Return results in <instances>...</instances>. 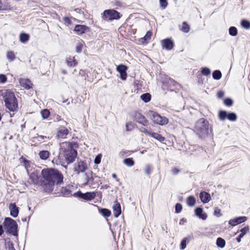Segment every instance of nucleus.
Returning a JSON list of instances; mask_svg holds the SVG:
<instances>
[{"label":"nucleus","instance_id":"29","mask_svg":"<svg viewBox=\"0 0 250 250\" xmlns=\"http://www.w3.org/2000/svg\"><path fill=\"white\" fill-rule=\"evenodd\" d=\"M226 242L224 239L221 237H219L216 240V245L218 247L220 248H223L225 247Z\"/></svg>","mask_w":250,"mask_h":250},{"label":"nucleus","instance_id":"5","mask_svg":"<svg viewBox=\"0 0 250 250\" xmlns=\"http://www.w3.org/2000/svg\"><path fill=\"white\" fill-rule=\"evenodd\" d=\"M3 225L8 233L14 236L18 235V225L14 220L9 217L5 218Z\"/></svg>","mask_w":250,"mask_h":250},{"label":"nucleus","instance_id":"7","mask_svg":"<svg viewBox=\"0 0 250 250\" xmlns=\"http://www.w3.org/2000/svg\"><path fill=\"white\" fill-rule=\"evenodd\" d=\"M121 17L120 13L114 9L105 10L103 14V19L108 21L118 20Z\"/></svg>","mask_w":250,"mask_h":250},{"label":"nucleus","instance_id":"11","mask_svg":"<svg viewBox=\"0 0 250 250\" xmlns=\"http://www.w3.org/2000/svg\"><path fill=\"white\" fill-rule=\"evenodd\" d=\"M162 82L164 86H167V88L170 89L176 87L178 85L174 80L170 79L168 76H165L164 78L162 79Z\"/></svg>","mask_w":250,"mask_h":250},{"label":"nucleus","instance_id":"44","mask_svg":"<svg viewBox=\"0 0 250 250\" xmlns=\"http://www.w3.org/2000/svg\"><path fill=\"white\" fill-rule=\"evenodd\" d=\"M7 57L10 61H12L15 59V56L14 53L13 52L10 51L7 53Z\"/></svg>","mask_w":250,"mask_h":250},{"label":"nucleus","instance_id":"42","mask_svg":"<svg viewBox=\"0 0 250 250\" xmlns=\"http://www.w3.org/2000/svg\"><path fill=\"white\" fill-rule=\"evenodd\" d=\"M152 170V167L150 165H146L144 168V172L147 175H149Z\"/></svg>","mask_w":250,"mask_h":250},{"label":"nucleus","instance_id":"39","mask_svg":"<svg viewBox=\"0 0 250 250\" xmlns=\"http://www.w3.org/2000/svg\"><path fill=\"white\" fill-rule=\"evenodd\" d=\"M160 2V6L162 9L164 10L165 9L167 5H168V2L167 0H159Z\"/></svg>","mask_w":250,"mask_h":250},{"label":"nucleus","instance_id":"27","mask_svg":"<svg viewBox=\"0 0 250 250\" xmlns=\"http://www.w3.org/2000/svg\"><path fill=\"white\" fill-rule=\"evenodd\" d=\"M29 36L26 33H21L20 35V40L21 42L25 43L28 41Z\"/></svg>","mask_w":250,"mask_h":250},{"label":"nucleus","instance_id":"34","mask_svg":"<svg viewBox=\"0 0 250 250\" xmlns=\"http://www.w3.org/2000/svg\"><path fill=\"white\" fill-rule=\"evenodd\" d=\"M21 159H23L22 162L25 168L28 171L29 170V168L31 167V165L32 164V163L30 161H28L25 159V158H23L22 157H21Z\"/></svg>","mask_w":250,"mask_h":250},{"label":"nucleus","instance_id":"23","mask_svg":"<svg viewBox=\"0 0 250 250\" xmlns=\"http://www.w3.org/2000/svg\"><path fill=\"white\" fill-rule=\"evenodd\" d=\"M249 230V226H246L242 229H241L240 231L241 233L239 234L238 237L236 238L237 241L239 243L241 242V238L245 235V234L248 232Z\"/></svg>","mask_w":250,"mask_h":250},{"label":"nucleus","instance_id":"4","mask_svg":"<svg viewBox=\"0 0 250 250\" xmlns=\"http://www.w3.org/2000/svg\"><path fill=\"white\" fill-rule=\"evenodd\" d=\"M194 131L199 137L204 139L208 134L209 123L205 118L199 119L196 123Z\"/></svg>","mask_w":250,"mask_h":250},{"label":"nucleus","instance_id":"54","mask_svg":"<svg viewBox=\"0 0 250 250\" xmlns=\"http://www.w3.org/2000/svg\"><path fill=\"white\" fill-rule=\"evenodd\" d=\"M180 171V170L176 167L172 168L171 169V173L173 175H177L178 174Z\"/></svg>","mask_w":250,"mask_h":250},{"label":"nucleus","instance_id":"50","mask_svg":"<svg viewBox=\"0 0 250 250\" xmlns=\"http://www.w3.org/2000/svg\"><path fill=\"white\" fill-rule=\"evenodd\" d=\"M83 46V45L82 43H81V42L79 43L76 47V52L77 53L81 52L82 51Z\"/></svg>","mask_w":250,"mask_h":250},{"label":"nucleus","instance_id":"37","mask_svg":"<svg viewBox=\"0 0 250 250\" xmlns=\"http://www.w3.org/2000/svg\"><path fill=\"white\" fill-rule=\"evenodd\" d=\"M241 24L242 26L245 29H248L250 28V22L246 20H242Z\"/></svg>","mask_w":250,"mask_h":250},{"label":"nucleus","instance_id":"1","mask_svg":"<svg viewBox=\"0 0 250 250\" xmlns=\"http://www.w3.org/2000/svg\"><path fill=\"white\" fill-rule=\"evenodd\" d=\"M42 175L44 179V190L49 192L53 190L55 185L63 183V176L58 170L54 168H44L42 170Z\"/></svg>","mask_w":250,"mask_h":250},{"label":"nucleus","instance_id":"21","mask_svg":"<svg viewBox=\"0 0 250 250\" xmlns=\"http://www.w3.org/2000/svg\"><path fill=\"white\" fill-rule=\"evenodd\" d=\"M195 213L197 216L203 220H206L207 218V215L203 212V209L202 208H197L195 209Z\"/></svg>","mask_w":250,"mask_h":250},{"label":"nucleus","instance_id":"48","mask_svg":"<svg viewBox=\"0 0 250 250\" xmlns=\"http://www.w3.org/2000/svg\"><path fill=\"white\" fill-rule=\"evenodd\" d=\"M214 215L217 217H220L222 215L221 213V210L218 208L216 207L214 208Z\"/></svg>","mask_w":250,"mask_h":250},{"label":"nucleus","instance_id":"20","mask_svg":"<svg viewBox=\"0 0 250 250\" xmlns=\"http://www.w3.org/2000/svg\"><path fill=\"white\" fill-rule=\"evenodd\" d=\"M113 208L114 216L116 218L118 217L121 213V207L120 203L117 201L114 202Z\"/></svg>","mask_w":250,"mask_h":250},{"label":"nucleus","instance_id":"49","mask_svg":"<svg viewBox=\"0 0 250 250\" xmlns=\"http://www.w3.org/2000/svg\"><path fill=\"white\" fill-rule=\"evenodd\" d=\"M139 130L142 132L145 133L146 135L149 136L150 134V133L151 131L148 130L147 129H146L145 127H142L140 128H139Z\"/></svg>","mask_w":250,"mask_h":250},{"label":"nucleus","instance_id":"3","mask_svg":"<svg viewBox=\"0 0 250 250\" xmlns=\"http://www.w3.org/2000/svg\"><path fill=\"white\" fill-rule=\"evenodd\" d=\"M6 108L10 111H15L18 108V101L13 92L6 90L2 94Z\"/></svg>","mask_w":250,"mask_h":250},{"label":"nucleus","instance_id":"33","mask_svg":"<svg viewBox=\"0 0 250 250\" xmlns=\"http://www.w3.org/2000/svg\"><path fill=\"white\" fill-rule=\"evenodd\" d=\"M187 204L188 206L192 207L193 206L196 202L195 198L192 196H190L187 199Z\"/></svg>","mask_w":250,"mask_h":250},{"label":"nucleus","instance_id":"51","mask_svg":"<svg viewBox=\"0 0 250 250\" xmlns=\"http://www.w3.org/2000/svg\"><path fill=\"white\" fill-rule=\"evenodd\" d=\"M102 155L101 154L98 155L94 159V163L95 164H99L101 163Z\"/></svg>","mask_w":250,"mask_h":250},{"label":"nucleus","instance_id":"43","mask_svg":"<svg viewBox=\"0 0 250 250\" xmlns=\"http://www.w3.org/2000/svg\"><path fill=\"white\" fill-rule=\"evenodd\" d=\"M201 72L203 75L207 76L210 74L211 72H210V69L208 68L202 67Z\"/></svg>","mask_w":250,"mask_h":250},{"label":"nucleus","instance_id":"64","mask_svg":"<svg viewBox=\"0 0 250 250\" xmlns=\"http://www.w3.org/2000/svg\"><path fill=\"white\" fill-rule=\"evenodd\" d=\"M22 221H24V222H26V218H24V219H22Z\"/></svg>","mask_w":250,"mask_h":250},{"label":"nucleus","instance_id":"24","mask_svg":"<svg viewBox=\"0 0 250 250\" xmlns=\"http://www.w3.org/2000/svg\"><path fill=\"white\" fill-rule=\"evenodd\" d=\"M149 136L153 137L160 142H163L165 140V138L163 137L161 135L157 133L153 132L152 131L151 132Z\"/></svg>","mask_w":250,"mask_h":250},{"label":"nucleus","instance_id":"19","mask_svg":"<svg viewBox=\"0 0 250 250\" xmlns=\"http://www.w3.org/2000/svg\"><path fill=\"white\" fill-rule=\"evenodd\" d=\"M74 31L78 35H81L84 33L88 30V28L83 25H77L74 28Z\"/></svg>","mask_w":250,"mask_h":250},{"label":"nucleus","instance_id":"8","mask_svg":"<svg viewBox=\"0 0 250 250\" xmlns=\"http://www.w3.org/2000/svg\"><path fill=\"white\" fill-rule=\"evenodd\" d=\"M219 117L221 121L228 119L230 121H235L237 120V115L234 113H229L226 111H221L219 113Z\"/></svg>","mask_w":250,"mask_h":250},{"label":"nucleus","instance_id":"41","mask_svg":"<svg viewBox=\"0 0 250 250\" xmlns=\"http://www.w3.org/2000/svg\"><path fill=\"white\" fill-rule=\"evenodd\" d=\"M30 179L31 180L32 182L35 184L37 183L38 181V176L36 174L34 173H31L30 174Z\"/></svg>","mask_w":250,"mask_h":250},{"label":"nucleus","instance_id":"53","mask_svg":"<svg viewBox=\"0 0 250 250\" xmlns=\"http://www.w3.org/2000/svg\"><path fill=\"white\" fill-rule=\"evenodd\" d=\"M7 81V77L5 75L0 74V83H5Z\"/></svg>","mask_w":250,"mask_h":250},{"label":"nucleus","instance_id":"59","mask_svg":"<svg viewBox=\"0 0 250 250\" xmlns=\"http://www.w3.org/2000/svg\"><path fill=\"white\" fill-rule=\"evenodd\" d=\"M3 232V227L0 225V235H1Z\"/></svg>","mask_w":250,"mask_h":250},{"label":"nucleus","instance_id":"22","mask_svg":"<svg viewBox=\"0 0 250 250\" xmlns=\"http://www.w3.org/2000/svg\"><path fill=\"white\" fill-rule=\"evenodd\" d=\"M200 198L204 203H208L210 200V194L205 191L201 192L200 193Z\"/></svg>","mask_w":250,"mask_h":250},{"label":"nucleus","instance_id":"38","mask_svg":"<svg viewBox=\"0 0 250 250\" xmlns=\"http://www.w3.org/2000/svg\"><path fill=\"white\" fill-rule=\"evenodd\" d=\"M41 115L43 119H46L50 115V112L48 109H43L41 111Z\"/></svg>","mask_w":250,"mask_h":250},{"label":"nucleus","instance_id":"60","mask_svg":"<svg viewBox=\"0 0 250 250\" xmlns=\"http://www.w3.org/2000/svg\"><path fill=\"white\" fill-rule=\"evenodd\" d=\"M3 9L2 3L1 1L0 0V10Z\"/></svg>","mask_w":250,"mask_h":250},{"label":"nucleus","instance_id":"62","mask_svg":"<svg viewBox=\"0 0 250 250\" xmlns=\"http://www.w3.org/2000/svg\"><path fill=\"white\" fill-rule=\"evenodd\" d=\"M112 176L113 178L116 179L117 181H118V180L117 179V176L115 173L112 174Z\"/></svg>","mask_w":250,"mask_h":250},{"label":"nucleus","instance_id":"47","mask_svg":"<svg viewBox=\"0 0 250 250\" xmlns=\"http://www.w3.org/2000/svg\"><path fill=\"white\" fill-rule=\"evenodd\" d=\"M182 209V206L180 203H177L175 205V212L180 213Z\"/></svg>","mask_w":250,"mask_h":250},{"label":"nucleus","instance_id":"35","mask_svg":"<svg viewBox=\"0 0 250 250\" xmlns=\"http://www.w3.org/2000/svg\"><path fill=\"white\" fill-rule=\"evenodd\" d=\"M229 32L230 35L232 36H235L237 34V29L234 26H231L229 29Z\"/></svg>","mask_w":250,"mask_h":250},{"label":"nucleus","instance_id":"10","mask_svg":"<svg viewBox=\"0 0 250 250\" xmlns=\"http://www.w3.org/2000/svg\"><path fill=\"white\" fill-rule=\"evenodd\" d=\"M133 119L134 121H136L144 126H147L149 124V122L146 117L141 113L137 112L134 113Z\"/></svg>","mask_w":250,"mask_h":250},{"label":"nucleus","instance_id":"9","mask_svg":"<svg viewBox=\"0 0 250 250\" xmlns=\"http://www.w3.org/2000/svg\"><path fill=\"white\" fill-rule=\"evenodd\" d=\"M73 196L75 197H79L80 198H82L84 200L87 201H91V200L95 198L96 196V194L95 192H86L85 193H83L81 191H78L73 194Z\"/></svg>","mask_w":250,"mask_h":250},{"label":"nucleus","instance_id":"46","mask_svg":"<svg viewBox=\"0 0 250 250\" xmlns=\"http://www.w3.org/2000/svg\"><path fill=\"white\" fill-rule=\"evenodd\" d=\"M224 104L227 106H231L233 104V101L231 99L227 98L224 100Z\"/></svg>","mask_w":250,"mask_h":250},{"label":"nucleus","instance_id":"17","mask_svg":"<svg viewBox=\"0 0 250 250\" xmlns=\"http://www.w3.org/2000/svg\"><path fill=\"white\" fill-rule=\"evenodd\" d=\"M19 83L21 86L24 87L26 89H29L32 88V83L28 79L21 78L19 80Z\"/></svg>","mask_w":250,"mask_h":250},{"label":"nucleus","instance_id":"52","mask_svg":"<svg viewBox=\"0 0 250 250\" xmlns=\"http://www.w3.org/2000/svg\"><path fill=\"white\" fill-rule=\"evenodd\" d=\"M152 36V32L150 31L147 32L146 36L142 39L145 40L146 41L149 40Z\"/></svg>","mask_w":250,"mask_h":250},{"label":"nucleus","instance_id":"40","mask_svg":"<svg viewBox=\"0 0 250 250\" xmlns=\"http://www.w3.org/2000/svg\"><path fill=\"white\" fill-rule=\"evenodd\" d=\"M181 30L185 33H188L189 31V26L186 22H183Z\"/></svg>","mask_w":250,"mask_h":250},{"label":"nucleus","instance_id":"18","mask_svg":"<svg viewBox=\"0 0 250 250\" xmlns=\"http://www.w3.org/2000/svg\"><path fill=\"white\" fill-rule=\"evenodd\" d=\"M9 209L10 210V215L14 218H16L19 214V208L16 206L15 203H11L9 205Z\"/></svg>","mask_w":250,"mask_h":250},{"label":"nucleus","instance_id":"13","mask_svg":"<svg viewBox=\"0 0 250 250\" xmlns=\"http://www.w3.org/2000/svg\"><path fill=\"white\" fill-rule=\"evenodd\" d=\"M127 67L123 64H120L117 66L116 70L120 74V78L122 80H125L126 79V70Z\"/></svg>","mask_w":250,"mask_h":250},{"label":"nucleus","instance_id":"45","mask_svg":"<svg viewBox=\"0 0 250 250\" xmlns=\"http://www.w3.org/2000/svg\"><path fill=\"white\" fill-rule=\"evenodd\" d=\"M187 238H185L181 241V244H180L181 249V250H184L186 248V246H187Z\"/></svg>","mask_w":250,"mask_h":250},{"label":"nucleus","instance_id":"61","mask_svg":"<svg viewBox=\"0 0 250 250\" xmlns=\"http://www.w3.org/2000/svg\"><path fill=\"white\" fill-rule=\"evenodd\" d=\"M64 190L66 191V192H65V193H64L65 195L67 196V195H69L70 193H69V192L68 191H66V189H64Z\"/></svg>","mask_w":250,"mask_h":250},{"label":"nucleus","instance_id":"2","mask_svg":"<svg viewBox=\"0 0 250 250\" xmlns=\"http://www.w3.org/2000/svg\"><path fill=\"white\" fill-rule=\"evenodd\" d=\"M60 154H62L67 164L73 163L77 156L72 143L65 142L60 144Z\"/></svg>","mask_w":250,"mask_h":250},{"label":"nucleus","instance_id":"6","mask_svg":"<svg viewBox=\"0 0 250 250\" xmlns=\"http://www.w3.org/2000/svg\"><path fill=\"white\" fill-rule=\"evenodd\" d=\"M148 114L154 124L163 125L168 123V120L165 117H162L156 112L149 111Z\"/></svg>","mask_w":250,"mask_h":250},{"label":"nucleus","instance_id":"28","mask_svg":"<svg viewBox=\"0 0 250 250\" xmlns=\"http://www.w3.org/2000/svg\"><path fill=\"white\" fill-rule=\"evenodd\" d=\"M84 175V181L86 184H87L90 181L93 180V179L92 178V172L91 171L86 172Z\"/></svg>","mask_w":250,"mask_h":250},{"label":"nucleus","instance_id":"55","mask_svg":"<svg viewBox=\"0 0 250 250\" xmlns=\"http://www.w3.org/2000/svg\"><path fill=\"white\" fill-rule=\"evenodd\" d=\"M63 20L65 24H67V25L71 24V21L69 18L65 17L63 18Z\"/></svg>","mask_w":250,"mask_h":250},{"label":"nucleus","instance_id":"56","mask_svg":"<svg viewBox=\"0 0 250 250\" xmlns=\"http://www.w3.org/2000/svg\"><path fill=\"white\" fill-rule=\"evenodd\" d=\"M126 131H131L132 129V126L131 123H127L125 125Z\"/></svg>","mask_w":250,"mask_h":250},{"label":"nucleus","instance_id":"16","mask_svg":"<svg viewBox=\"0 0 250 250\" xmlns=\"http://www.w3.org/2000/svg\"><path fill=\"white\" fill-rule=\"evenodd\" d=\"M162 45L167 50H170L174 46V43L170 39H166L162 41Z\"/></svg>","mask_w":250,"mask_h":250},{"label":"nucleus","instance_id":"63","mask_svg":"<svg viewBox=\"0 0 250 250\" xmlns=\"http://www.w3.org/2000/svg\"><path fill=\"white\" fill-rule=\"evenodd\" d=\"M60 118H61V117H60V116H58V117H57V119L58 120H60Z\"/></svg>","mask_w":250,"mask_h":250},{"label":"nucleus","instance_id":"32","mask_svg":"<svg viewBox=\"0 0 250 250\" xmlns=\"http://www.w3.org/2000/svg\"><path fill=\"white\" fill-rule=\"evenodd\" d=\"M222 73L220 70H215L212 73V77L214 80H219L221 78Z\"/></svg>","mask_w":250,"mask_h":250},{"label":"nucleus","instance_id":"25","mask_svg":"<svg viewBox=\"0 0 250 250\" xmlns=\"http://www.w3.org/2000/svg\"><path fill=\"white\" fill-rule=\"evenodd\" d=\"M39 155L42 160H45L49 158L50 153L47 150H42L39 152Z\"/></svg>","mask_w":250,"mask_h":250},{"label":"nucleus","instance_id":"30","mask_svg":"<svg viewBox=\"0 0 250 250\" xmlns=\"http://www.w3.org/2000/svg\"><path fill=\"white\" fill-rule=\"evenodd\" d=\"M141 99L145 103H147L151 100V95L148 93H144L141 96Z\"/></svg>","mask_w":250,"mask_h":250},{"label":"nucleus","instance_id":"26","mask_svg":"<svg viewBox=\"0 0 250 250\" xmlns=\"http://www.w3.org/2000/svg\"><path fill=\"white\" fill-rule=\"evenodd\" d=\"M67 65L70 67L74 66L77 64V62L75 59V57H69L66 59Z\"/></svg>","mask_w":250,"mask_h":250},{"label":"nucleus","instance_id":"36","mask_svg":"<svg viewBox=\"0 0 250 250\" xmlns=\"http://www.w3.org/2000/svg\"><path fill=\"white\" fill-rule=\"evenodd\" d=\"M100 212L104 217H109L111 214L110 211L109 209H106V208H101L100 210Z\"/></svg>","mask_w":250,"mask_h":250},{"label":"nucleus","instance_id":"12","mask_svg":"<svg viewBox=\"0 0 250 250\" xmlns=\"http://www.w3.org/2000/svg\"><path fill=\"white\" fill-rule=\"evenodd\" d=\"M87 168V164L83 161L78 162L75 164L74 167V171L77 173L79 174L80 172H83Z\"/></svg>","mask_w":250,"mask_h":250},{"label":"nucleus","instance_id":"58","mask_svg":"<svg viewBox=\"0 0 250 250\" xmlns=\"http://www.w3.org/2000/svg\"><path fill=\"white\" fill-rule=\"evenodd\" d=\"M224 93L223 91H219L217 93V96L219 98H221L224 96Z\"/></svg>","mask_w":250,"mask_h":250},{"label":"nucleus","instance_id":"57","mask_svg":"<svg viewBox=\"0 0 250 250\" xmlns=\"http://www.w3.org/2000/svg\"><path fill=\"white\" fill-rule=\"evenodd\" d=\"M37 139L39 141H42V140L44 139V138H47L46 136H42V135H39L36 137Z\"/></svg>","mask_w":250,"mask_h":250},{"label":"nucleus","instance_id":"15","mask_svg":"<svg viewBox=\"0 0 250 250\" xmlns=\"http://www.w3.org/2000/svg\"><path fill=\"white\" fill-rule=\"evenodd\" d=\"M247 218L246 216L238 217L234 219H230L229 221V224L232 226H235L238 224L245 222L247 220Z\"/></svg>","mask_w":250,"mask_h":250},{"label":"nucleus","instance_id":"14","mask_svg":"<svg viewBox=\"0 0 250 250\" xmlns=\"http://www.w3.org/2000/svg\"><path fill=\"white\" fill-rule=\"evenodd\" d=\"M69 131L65 127L61 126L57 131V136L59 138H66L68 134Z\"/></svg>","mask_w":250,"mask_h":250},{"label":"nucleus","instance_id":"31","mask_svg":"<svg viewBox=\"0 0 250 250\" xmlns=\"http://www.w3.org/2000/svg\"><path fill=\"white\" fill-rule=\"evenodd\" d=\"M123 162L125 165L128 167H132L134 165V161L132 158L125 159Z\"/></svg>","mask_w":250,"mask_h":250}]
</instances>
